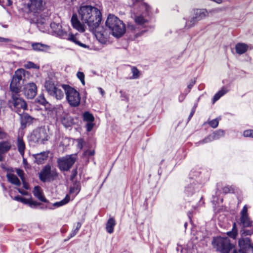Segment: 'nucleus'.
Returning a JSON list of instances; mask_svg holds the SVG:
<instances>
[{
    "label": "nucleus",
    "mask_w": 253,
    "mask_h": 253,
    "mask_svg": "<svg viewBox=\"0 0 253 253\" xmlns=\"http://www.w3.org/2000/svg\"><path fill=\"white\" fill-rule=\"evenodd\" d=\"M79 16L73 14L71 19L73 27L79 32H84L86 29L92 32L97 40L105 44L108 41V32L99 26L101 13L97 8L89 5H82L79 10Z\"/></svg>",
    "instance_id": "obj_1"
},
{
    "label": "nucleus",
    "mask_w": 253,
    "mask_h": 253,
    "mask_svg": "<svg viewBox=\"0 0 253 253\" xmlns=\"http://www.w3.org/2000/svg\"><path fill=\"white\" fill-rule=\"evenodd\" d=\"M28 4L29 11L37 17L36 23L39 29L45 32L47 27V13L43 12L45 8V1L43 0H30Z\"/></svg>",
    "instance_id": "obj_2"
},
{
    "label": "nucleus",
    "mask_w": 253,
    "mask_h": 253,
    "mask_svg": "<svg viewBox=\"0 0 253 253\" xmlns=\"http://www.w3.org/2000/svg\"><path fill=\"white\" fill-rule=\"evenodd\" d=\"M105 23L114 37H121L126 32V26L123 21L113 14L108 16Z\"/></svg>",
    "instance_id": "obj_3"
},
{
    "label": "nucleus",
    "mask_w": 253,
    "mask_h": 253,
    "mask_svg": "<svg viewBox=\"0 0 253 253\" xmlns=\"http://www.w3.org/2000/svg\"><path fill=\"white\" fill-rule=\"evenodd\" d=\"M50 28L52 30L51 32L53 35H56L62 39H67L70 41L73 42L82 47L86 46L85 44L77 41V38L74 35L62 29V26L60 24L54 22L51 23L50 24Z\"/></svg>",
    "instance_id": "obj_4"
},
{
    "label": "nucleus",
    "mask_w": 253,
    "mask_h": 253,
    "mask_svg": "<svg viewBox=\"0 0 253 253\" xmlns=\"http://www.w3.org/2000/svg\"><path fill=\"white\" fill-rule=\"evenodd\" d=\"M212 245L217 251L221 253H229L234 248L227 237H218L213 239Z\"/></svg>",
    "instance_id": "obj_5"
},
{
    "label": "nucleus",
    "mask_w": 253,
    "mask_h": 253,
    "mask_svg": "<svg viewBox=\"0 0 253 253\" xmlns=\"http://www.w3.org/2000/svg\"><path fill=\"white\" fill-rule=\"evenodd\" d=\"M8 105L12 110L18 114L27 109L25 101L19 97L18 93L11 94V97L8 101Z\"/></svg>",
    "instance_id": "obj_6"
},
{
    "label": "nucleus",
    "mask_w": 253,
    "mask_h": 253,
    "mask_svg": "<svg viewBox=\"0 0 253 253\" xmlns=\"http://www.w3.org/2000/svg\"><path fill=\"white\" fill-rule=\"evenodd\" d=\"M64 92L66 94V99L70 106L77 107L80 105L81 97L78 91L69 85H65Z\"/></svg>",
    "instance_id": "obj_7"
},
{
    "label": "nucleus",
    "mask_w": 253,
    "mask_h": 253,
    "mask_svg": "<svg viewBox=\"0 0 253 253\" xmlns=\"http://www.w3.org/2000/svg\"><path fill=\"white\" fill-rule=\"evenodd\" d=\"M139 9L140 11L142 12V14L135 16V22L138 26L146 27V24L148 22V19L146 18V16L149 15L151 7L147 3L143 2L141 3L139 5Z\"/></svg>",
    "instance_id": "obj_8"
},
{
    "label": "nucleus",
    "mask_w": 253,
    "mask_h": 253,
    "mask_svg": "<svg viewBox=\"0 0 253 253\" xmlns=\"http://www.w3.org/2000/svg\"><path fill=\"white\" fill-rule=\"evenodd\" d=\"M67 84H60L48 82V94L57 100H61L64 96V86Z\"/></svg>",
    "instance_id": "obj_9"
},
{
    "label": "nucleus",
    "mask_w": 253,
    "mask_h": 253,
    "mask_svg": "<svg viewBox=\"0 0 253 253\" xmlns=\"http://www.w3.org/2000/svg\"><path fill=\"white\" fill-rule=\"evenodd\" d=\"M76 159V155L73 154L59 159L58 163L60 169L65 171L69 170L75 163Z\"/></svg>",
    "instance_id": "obj_10"
},
{
    "label": "nucleus",
    "mask_w": 253,
    "mask_h": 253,
    "mask_svg": "<svg viewBox=\"0 0 253 253\" xmlns=\"http://www.w3.org/2000/svg\"><path fill=\"white\" fill-rule=\"evenodd\" d=\"M240 253H253V245H251L250 238L241 237L238 241Z\"/></svg>",
    "instance_id": "obj_11"
},
{
    "label": "nucleus",
    "mask_w": 253,
    "mask_h": 253,
    "mask_svg": "<svg viewBox=\"0 0 253 253\" xmlns=\"http://www.w3.org/2000/svg\"><path fill=\"white\" fill-rule=\"evenodd\" d=\"M31 137L34 141L38 143H44V141H46L47 139L45 127L44 126L41 127L33 131Z\"/></svg>",
    "instance_id": "obj_12"
},
{
    "label": "nucleus",
    "mask_w": 253,
    "mask_h": 253,
    "mask_svg": "<svg viewBox=\"0 0 253 253\" xmlns=\"http://www.w3.org/2000/svg\"><path fill=\"white\" fill-rule=\"evenodd\" d=\"M37 93V87L35 84L30 83L26 84L24 87V94L29 99L35 97Z\"/></svg>",
    "instance_id": "obj_13"
},
{
    "label": "nucleus",
    "mask_w": 253,
    "mask_h": 253,
    "mask_svg": "<svg viewBox=\"0 0 253 253\" xmlns=\"http://www.w3.org/2000/svg\"><path fill=\"white\" fill-rule=\"evenodd\" d=\"M240 223L244 227H251L253 221L249 217L248 214V208L246 205L244 206L241 211Z\"/></svg>",
    "instance_id": "obj_14"
},
{
    "label": "nucleus",
    "mask_w": 253,
    "mask_h": 253,
    "mask_svg": "<svg viewBox=\"0 0 253 253\" xmlns=\"http://www.w3.org/2000/svg\"><path fill=\"white\" fill-rule=\"evenodd\" d=\"M225 134L224 131L221 129H218L214 131L212 134L208 135L206 138L203 140L199 143H209L214 140L219 139L220 137L224 136Z\"/></svg>",
    "instance_id": "obj_15"
},
{
    "label": "nucleus",
    "mask_w": 253,
    "mask_h": 253,
    "mask_svg": "<svg viewBox=\"0 0 253 253\" xmlns=\"http://www.w3.org/2000/svg\"><path fill=\"white\" fill-rule=\"evenodd\" d=\"M35 158V162L38 165H42L44 164L47 159V153L42 152L40 153L34 154L33 155Z\"/></svg>",
    "instance_id": "obj_16"
},
{
    "label": "nucleus",
    "mask_w": 253,
    "mask_h": 253,
    "mask_svg": "<svg viewBox=\"0 0 253 253\" xmlns=\"http://www.w3.org/2000/svg\"><path fill=\"white\" fill-rule=\"evenodd\" d=\"M16 146L19 154L22 157H24L26 146L23 139L22 136H20L19 135L18 136L16 141Z\"/></svg>",
    "instance_id": "obj_17"
},
{
    "label": "nucleus",
    "mask_w": 253,
    "mask_h": 253,
    "mask_svg": "<svg viewBox=\"0 0 253 253\" xmlns=\"http://www.w3.org/2000/svg\"><path fill=\"white\" fill-rule=\"evenodd\" d=\"M235 48L236 53L241 55L245 53L249 48L251 49L252 47L245 43L239 42L236 44Z\"/></svg>",
    "instance_id": "obj_18"
},
{
    "label": "nucleus",
    "mask_w": 253,
    "mask_h": 253,
    "mask_svg": "<svg viewBox=\"0 0 253 253\" xmlns=\"http://www.w3.org/2000/svg\"><path fill=\"white\" fill-rule=\"evenodd\" d=\"M20 82V81L12 78L10 84V89L11 91V94L19 93L21 87Z\"/></svg>",
    "instance_id": "obj_19"
},
{
    "label": "nucleus",
    "mask_w": 253,
    "mask_h": 253,
    "mask_svg": "<svg viewBox=\"0 0 253 253\" xmlns=\"http://www.w3.org/2000/svg\"><path fill=\"white\" fill-rule=\"evenodd\" d=\"M208 14L206 9H198L194 11L193 16L199 21L208 16Z\"/></svg>",
    "instance_id": "obj_20"
},
{
    "label": "nucleus",
    "mask_w": 253,
    "mask_h": 253,
    "mask_svg": "<svg viewBox=\"0 0 253 253\" xmlns=\"http://www.w3.org/2000/svg\"><path fill=\"white\" fill-rule=\"evenodd\" d=\"M11 148V144L9 142L3 141L0 142V161L3 159V154L8 151Z\"/></svg>",
    "instance_id": "obj_21"
},
{
    "label": "nucleus",
    "mask_w": 253,
    "mask_h": 253,
    "mask_svg": "<svg viewBox=\"0 0 253 253\" xmlns=\"http://www.w3.org/2000/svg\"><path fill=\"white\" fill-rule=\"evenodd\" d=\"M34 195L39 200L42 202H45L46 199L43 196V192L41 188L39 186H36L34 187L33 191Z\"/></svg>",
    "instance_id": "obj_22"
},
{
    "label": "nucleus",
    "mask_w": 253,
    "mask_h": 253,
    "mask_svg": "<svg viewBox=\"0 0 253 253\" xmlns=\"http://www.w3.org/2000/svg\"><path fill=\"white\" fill-rule=\"evenodd\" d=\"M63 125L66 128L71 127L73 124V118L68 115H65L61 118Z\"/></svg>",
    "instance_id": "obj_23"
},
{
    "label": "nucleus",
    "mask_w": 253,
    "mask_h": 253,
    "mask_svg": "<svg viewBox=\"0 0 253 253\" xmlns=\"http://www.w3.org/2000/svg\"><path fill=\"white\" fill-rule=\"evenodd\" d=\"M81 190V185L79 182H76L70 187V194L73 195L74 198Z\"/></svg>",
    "instance_id": "obj_24"
},
{
    "label": "nucleus",
    "mask_w": 253,
    "mask_h": 253,
    "mask_svg": "<svg viewBox=\"0 0 253 253\" xmlns=\"http://www.w3.org/2000/svg\"><path fill=\"white\" fill-rule=\"evenodd\" d=\"M116 225L115 219L111 217L110 218L106 224V229L107 232L109 234H112L114 232V228Z\"/></svg>",
    "instance_id": "obj_25"
},
{
    "label": "nucleus",
    "mask_w": 253,
    "mask_h": 253,
    "mask_svg": "<svg viewBox=\"0 0 253 253\" xmlns=\"http://www.w3.org/2000/svg\"><path fill=\"white\" fill-rule=\"evenodd\" d=\"M6 177L9 182L11 183L14 184L16 186H20L21 184L20 181L16 176V175H14L12 173H7L6 175Z\"/></svg>",
    "instance_id": "obj_26"
},
{
    "label": "nucleus",
    "mask_w": 253,
    "mask_h": 253,
    "mask_svg": "<svg viewBox=\"0 0 253 253\" xmlns=\"http://www.w3.org/2000/svg\"><path fill=\"white\" fill-rule=\"evenodd\" d=\"M32 47L35 51H45L47 48L46 44H42L39 42H34L32 43Z\"/></svg>",
    "instance_id": "obj_27"
},
{
    "label": "nucleus",
    "mask_w": 253,
    "mask_h": 253,
    "mask_svg": "<svg viewBox=\"0 0 253 253\" xmlns=\"http://www.w3.org/2000/svg\"><path fill=\"white\" fill-rule=\"evenodd\" d=\"M130 67L131 73H132V76L130 77V79L136 80L139 79L141 75L140 71L135 66H130Z\"/></svg>",
    "instance_id": "obj_28"
},
{
    "label": "nucleus",
    "mask_w": 253,
    "mask_h": 253,
    "mask_svg": "<svg viewBox=\"0 0 253 253\" xmlns=\"http://www.w3.org/2000/svg\"><path fill=\"white\" fill-rule=\"evenodd\" d=\"M198 22V21L195 18L193 15L190 16L188 19L185 22V28L190 29L194 27Z\"/></svg>",
    "instance_id": "obj_29"
},
{
    "label": "nucleus",
    "mask_w": 253,
    "mask_h": 253,
    "mask_svg": "<svg viewBox=\"0 0 253 253\" xmlns=\"http://www.w3.org/2000/svg\"><path fill=\"white\" fill-rule=\"evenodd\" d=\"M70 200V196L68 195H67L66 197L64 198V199H63L61 201L55 202V203L52 204V206L54 207V208H58L59 207L63 206L67 204L69 202Z\"/></svg>",
    "instance_id": "obj_30"
},
{
    "label": "nucleus",
    "mask_w": 253,
    "mask_h": 253,
    "mask_svg": "<svg viewBox=\"0 0 253 253\" xmlns=\"http://www.w3.org/2000/svg\"><path fill=\"white\" fill-rule=\"evenodd\" d=\"M63 112V108L61 106H57L56 107L53 108V109L51 111L50 115L52 116L53 117L54 116L58 118L59 116L61 115V114Z\"/></svg>",
    "instance_id": "obj_31"
},
{
    "label": "nucleus",
    "mask_w": 253,
    "mask_h": 253,
    "mask_svg": "<svg viewBox=\"0 0 253 253\" xmlns=\"http://www.w3.org/2000/svg\"><path fill=\"white\" fill-rule=\"evenodd\" d=\"M228 92V90L225 88H222L220 90H219L218 92H217L213 98V102H215L217 101L221 96L224 95Z\"/></svg>",
    "instance_id": "obj_32"
},
{
    "label": "nucleus",
    "mask_w": 253,
    "mask_h": 253,
    "mask_svg": "<svg viewBox=\"0 0 253 253\" xmlns=\"http://www.w3.org/2000/svg\"><path fill=\"white\" fill-rule=\"evenodd\" d=\"M58 176L57 172L55 169H51L48 166V180H54Z\"/></svg>",
    "instance_id": "obj_33"
},
{
    "label": "nucleus",
    "mask_w": 253,
    "mask_h": 253,
    "mask_svg": "<svg viewBox=\"0 0 253 253\" xmlns=\"http://www.w3.org/2000/svg\"><path fill=\"white\" fill-rule=\"evenodd\" d=\"M40 179L42 181H46L47 178V165L45 166L43 169L39 174Z\"/></svg>",
    "instance_id": "obj_34"
},
{
    "label": "nucleus",
    "mask_w": 253,
    "mask_h": 253,
    "mask_svg": "<svg viewBox=\"0 0 253 253\" xmlns=\"http://www.w3.org/2000/svg\"><path fill=\"white\" fill-rule=\"evenodd\" d=\"M24 71L23 69H18L15 72L13 78L17 79V80L21 81L24 76Z\"/></svg>",
    "instance_id": "obj_35"
},
{
    "label": "nucleus",
    "mask_w": 253,
    "mask_h": 253,
    "mask_svg": "<svg viewBox=\"0 0 253 253\" xmlns=\"http://www.w3.org/2000/svg\"><path fill=\"white\" fill-rule=\"evenodd\" d=\"M227 234L229 237L233 238V239L236 238L237 235V230L235 223H234L233 224L232 231L228 232Z\"/></svg>",
    "instance_id": "obj_36"
},
{
    "label": "nucleus",
    "mask_w": 253,
    "mask_h": 253,
    "mask_svg": "<svg viewBox=\"0 0 253 253\" xmlns=\"http://www.w3.org/2000/svg\"><path fill=\"white\" fill-rule=\"evenodd\" d=\"M84 120L87 122H94L93 116L88 112H85L83 114Z\"/></svg>",
    "instance_id": "obj_37"
},
{
    "label": "nucleus",
    "mask_w": 253,
    "mask_h": 253,
    "mask_svg": "<svg viewBox=\"0 0 253 253\" xmlns=\"http://www.w3.org/2000/svg\"><path fill=\"white\" fill-rule=\"evenodd\" d=\"M37 100L38 103L43 105L45 109L46 110L45 105L47 103V101L45 97L42 95H40L39 96H38V97L37 98Z\"/></svg>",
    "instance_id": "obj_38"
},
{
    "label": "nucleus",
    "mask_w": 253,
    "mask_h": 253,
    "mask_svg": "<svg viewBox=\"0 0 253 253\" xmlns=\"http://www.w3.org/2000/svg\"><path fill=\"white\" fill-rule=\"evenodd\" d=\"M253 233V228L252 230L243 229L241 230V237H246L247 235H251Z\"/></svg>",
    "instance_id": "obj_39"
},
{
    "label": "nucleus",
    "mask_w": 253,
    "mask_h": 253,
    "mask_svg": "<svg viewBox=\"0 0 253 253\" xmlns=\"http://www.w3.org/2000/svg\"><path fill=\"white\" fill-rule=\"evenodd\" d=\"M234 190V188L232 186H226L222 188V191L225 194L232 193Z\"/></svg>",
    "instance_id": "obj_40"
},
{
    "label": "nucleus",
    "mask_w": 253,
    "mask_h": 253,
    "mask_svg": "<svg viewBox=\"0 0 253 253\" xmlns=\"http://www.w3.org/2000/svg\"><path fill=\"white\" fill-rule=\"evenodd\" d=\"M78 78L80 80L82 84L84 85L85 84L84 75L83 72H78L77 73Z\"/></svg>",
    "instance_id": "obj_41"
},
{
    "label": "nucleus",
    "mask_w": 253,
    "mask_h": 253,
    "mask_svg": "<svg viewBox=\"0 0 253 253\" xmlns=\"http://www.w3.org/2000/svg\"><path fill=\"white\" fill-rule=\"evenodd\" d=\"M219 121L217 119H213L209 122V125L211 127L215 128L218 126Z\"/></svg>",
    "instance_id": "obj_42"
},
{
    "label": "nucleus",
    "mask_w": 253,
    "mask_h": 253,
    "mask_svg": "<svg viewBox=\"0 0 253 253\" xmlns=\"http://www.w3.org/2000/svg\"><path fill=\"white\" fill-rule=\"evenodd\" d=\"M24 67L26 69H30V68H34V69H38L39 66L35 64L34 63L32 62H28L26 64L24 65Z\"/></svg>",
    "instance_id": "obj_43"
},
{
    "label": "nucleus",
    "mask_w": 253,
    "mask_h": 253,
    "mask_svg": "<svg viewBox=\"0 0 253 253\" xmlns=\"http://www.w3.org/2000/svg\"><path fill=\"white\" fill-rule=\"evenodd\" d=\"M243 135L245 137H251L253 138V130L248 129L245 130L243 132Z\"/></svg>",
    "instance_id": "obj_44"
},
{
    "label": "nucleus",
    "mask_w": 253,
    "mask_h": 253,
    "mask_svg": "<svg viewBox=\"0 0 253 253\" xmlns=\"http://www.w3.org/2000/svg\"><path fill=\"white\" fill-rule=\"evenodd\" d=\"M16 172L20 178L21 179L22 181H24V171L19 169H16Z\"/></svg>",
    "instance_id": "obj_45"
},
{
    "label": "nucleus",
    "mask_w": 253,
    "mask_h": 253,
    "mask_svg": "<svg viewBox=\"0 0 253 253\" xmlns=\"http://www.w3.org/2000/svg\"><path fill=\"white\" fill-rule=\"evenodd\" d=\"M93 122H87V123L86 124V130L87 131L89 132L92 130L93 126H94V124Z\"/></svg>",
    "instance_id": "obj_46"
},
{
    "label": "nucleus",
    "mask_w": 253,
    "mask_h": 253,
    "mask_svg": "<svg viewBox=\"0 0 253 253\" xmlns=\"http://www.w3.org/2000/svg\"><path fill=\"white\" fill-rule=\"evenodd\" d=\"M28 204L31 208H35L40 205L39 203L36 201L33 200H30L28 202Z\"/></svg>",
    "instance_id": "obj_47"
},
{
    "label": "nucleus",
    "mask_w": 253,
    "mask_h": 253,
    "mask_svg": "<svg viewBox=\"0 0 253 253\" xmlns=\"http://www.w3.org/2000/svg\"><path fill=\"white\" fill-rule=\"evenodd\" d=\"M185 192L188 195L193 194L194 193V191L193 190V187L192 186L186 187Z\"/></svg>",
    "instance_id": "obj_48"
},
{
    "label": "nucleus",
    "mask_w": 253,
    "mask_h": 253,
    "mask_svg": "<svg viewBox=\"0 0 253 253\" xmlns=\"http://www.w3.org/2000/svg\"><path fill=\"white\" fill-rule=\"evenodd\" d=\"M195 83H196V81L195 80H191L190 81V82L188 85V86H187L188 89V92H190V89L193 86V85L195 84Z\"/></svg>",
    "instance_id": "obj_49"
},
{
    "label": "nucleus",
    "mask_w": 253,
    "mask_h": 253,
    "mask_svg": "<svg viewBox=\"0 0 253 253\" xmlns=\"http://www.w3.org/2000/svg\"><path fill=\"white\" fill-rule=\"evenodd\" d=\"M78 231H79L77 230L76 229H75L73 230H72V232L69 234L68 239L67 240H68L70 239V238L74 237L78 233Z\"/></svg>",
    "instance_id": "obj_50"
},
{
    "label": "nucleus",
    "mask_w": 253,
    "mask_h": 253,
    "mask_svg": "<svg viewBox=\"0 0 253 253\" xmlns=\"http://www.w3.org/2000/svg\"><path fill=\"white\" fill-rule=\"evenodd\" d=\"M6 134L3 129L0 127V139H3L5 138Z\"/></svg>",
    "instance_id": "obj_51"
},
{
    "label": "nucleus",
    "mask_w": 253,
    "mask_h": 253,
    "mask_svg": "<svg viewBox=\"0 0 253 253\" xmlns=\"http://www.w3.org/2000/svg\"><path fill=\"white\" fill-rule=\"evenodd\" d=\"M78 147L82 148L83 147V140L82 139H78Z\"/></svg>",
    "instance_id": "obj_52"
},
{
    "label": "nucleus",
    "mask_w": 253,
    "mask_h": 253,
    "mask_svg": "<svg viewBox=\"0 0 253 253\" xmlns=\"http://www.w3.org/2000/svg\"><path fill=\"white\" fill-rule=\"evenodd\" d=\"M195 113V108H193L189 115L188 120H190Z\"/></svg>",
    "instance_id": "obj_53"
},
{
    "label": "nucleus",
    "mask_w": 253,
    "mask_h": 253,
    "mask_svg": "<svg viewBox=\"0 0 253 253\" xmlns=\"http://www.w3.org/2000/svg\"><path fill=\"white\" fill-rule=\"evenodd\" d=\"M14 199L18 201H20L22 202H24V199L20 196H16L14 197Z\"/></svg>",
    "instance_id": "obj_54"
},
{
    "label": "nucleus",
    "mask_w": 253,
    "mask_h": 253,
    "mask_svg": "<svg viewBox=\"0 0 253 253\" xmlns=\"http://www.w3.org/2000/svg\"><path fill=\"white\" fill-rule=\"evenodd\" d=\"M147 31V30H142L140 32L137 33L135 35V37L137 38L139 36H140L142 34Z\"/></svg>",
    "instance_id": "obj_55"
},
{
    "label": "nucleus",
    "mask_w": 253,
    "mask_h": 253,
    "mask_svg": "<svg viewBox=\"0 0 253 253\" xmlns=\"http://www.w3.org/2000/svg\"><path fill=\"white\" fill-rule=\"evenodd\" d=\"M9 41V40L8 39L0 37V42H7Z\"/></svg>",
    "instance_id": "obj_56"
},
{
    "label": "nucleus",
    "mask_w": 253,
    "mask_h": 253,
    "mask_svg": "<svg viewBox=\"0 0 253 253\" xmlns=\"http://www.w3.org/2000/svg\"><path fill=\"white\" fill-rule=\"evenodd\" d=\"M81 226H82V224L80 222H78L76 224V228L75 229H76L77 230L79 231L81 227Z\"/></svg>",
    "instance_id": "obj_57"
},
{
    "label": "nucleus",
    "mask_w": 253,
    "mask_h": 253,
    "mask_svg": "<svg viewBox=\"0 0 253 253\" xmlns=\"http://www.w3.org/2000/svg\"><path fill=\"white\" fill-rule=\"evenodd\" d=\"M98 90L102 96L104 95L105 91L101 87H98Z\"/></svg>",
    "instance_id": "obj_58"
},
{
    "label": "nucleus",
    "mask_w": 253,
    "mask_h": 253,
    "mask_svg": "<svg viewBox=\"0 0 253 253\" xmlns=\"http://www.w3.org/2000/svg\"><path fill=\"white\" fill-rule=\"evenodd\" d=\"M23 164L25 166V167H26L28 166L27 161L24 157H23Z\"/></svg>",
    "instance_id": "obj_59"
},
{
    "label": "nucleus",
    "mask_w": 253,
    "mask_h": 253,
    "mask_svg": "<svg viewBox=\"0 0 253 253\" xmlns=\"http://www.w3.org/2000/svg\"><path fill=\"white\" fill-rule=\"evenodd\" d=\"M128 28H130L131 30H134L135 31V26L133 25H130V24H129L128 25Z\"/></svg>",
    "instance_id": "obj_60"
},
{
    "label": "nucleus",
    "mask_w": 253,
    "mask_h": 253,
    "mask_svg": "<svg viewBox=\"0 0 253 253\" xmlns=\"http://www.w3.org/2000/svg\"><path fill=\"white\" fill-rule=\"evenodd\" d=\"M7 1H8V5H10L12 4V1L11 0H7Z\"/></svg>",
    "instance_id": "obj_61"
},
{
    "label": "nucleus",
    "mask_w": 253,
    "mask_h": 253,
    "mask_svg": "<svg viewBox=\"0 0 253 253\" xmlns=\"http://www.w3.org/2000/svg\"><path fill=\"white\" fill-rule=\"evenodd\" d=\"M23 184H24V187L26 188V189H28V187H27L26 186V184L25 182V180H24V181H23Z\"/></svg>",
    "instance_id": "obj_62"
},
{
    "label": "nucleus",
    "mask_w": 253,
    "mask_h": 253,
    "mask_svg": "<svg viewBox=\"0 0 253 253\" xmlns=\"http://www.w3.org/2000/svg\"><path fill=\"white\" fill-rule=\"evenodd\" d=\"M26 117H27V120H31V117H30V116H27Z\"/></svg>",
    "instance_id": "obj_63"
},
{
    "label": "nucleus",
    "mask_w": 253,
    "mask_h": 253,
    "mask_svg": "<svg viewBox=\"0 0 253 253\" xmlns=\"http://www.w3.org/2000/svg\"><path fill=\"white\" fill-rule=\"evenodd\" d=\"M94 154V151H90V155H93Z\"/></svg>",
    "instance_id": "obj_64"
}]
</instances>
